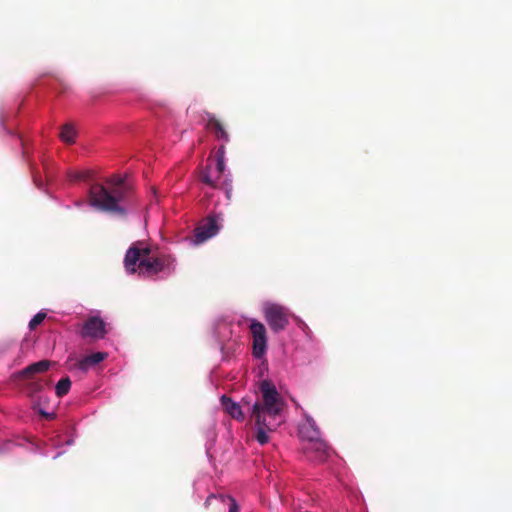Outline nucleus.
I'll return each instance as SVG.
<instances>
[{
  "instance_id": "nucleus-1",
  "label": "nucleus",
  "mask_w": 512,
  "mask_h": 512,
  "mask_svg": "<svg viewBox=\"0 0 512 512\" xmlns=\"http://www.w3.org/2000/svg\"><path fill=\"white\" fill-rule=\"evenodd\" d=\"M259 389L262 394L261 400L256 401L252 406L245 399L242 400V403L248 407L251 418L255 422L257 428L256 440L264 445L269 441L267 433L276 430L283 422L284 402L275 385L270 381L263 380Z\"/></svg>"
},
{
  "instance_id": "nucleus-2",
  "label": "nucleus",
  "mask_w": 512,
  "mask_h": 512,
  "mask_svg": "<svg viewBox=\"0 0 512 512\" xmlns=\"http://www.w3.org/2000/svg\"><path fill=\"white\" fill-rule=\"evenodd\" d=\"M124 267L129 274L138 272L145 277H153L160 272L175 270V258L169 254L153 255L150 247L142 242H134L124 257Z\"/></svg>"
},
{
  "instance_id": "nucleus-3",
  "label": "nucleus",
  "mask_w": 512,
  "mask_h": 512,
  "mask_svg": "<svg viewBox=\"0 0 512 512\" xmlns=\"http://www.w3.org/2000/svg\"><path fill=\"white\" fill-rule=\"evenodd\" d=\"M89 194L92 206L110 213L125 215L126 209L120 203L130 199L132 188L124 178L114 175L107 180V186L92 185Z\"/></svg>"
},
{
  "instance_id": "nucleus-4",
  "label": "nucleus",
  "mask_w": 512,
  "mask_h": 512,
  "mask_svg": "<svg viewBox=\"0 0 512 512\" xmlns=\"http://www.w3.org/2000/svg\"><path fill=\"white\" fill-rule=\"evenodd\" d=\"M300 433L303 437H306L305 428H302ZM302 449L307 459L316 463L325 462L331 454V448L319 438L317 429L307 431V440L304 442Z\"/></svg>"
},
{
  "instance_id": "nucleus-5",
  "label": "nucleus",
  "mask_w": 512,
  "mask_h": 512,
  "mask_svg": "<svg viewBox=\"0 0 512 512\" xmlns=\"http://www.w3.org/2000/svg\"><path fill=\"white\" fill-rule=\"evenodd\" d=\"M263 315L269 328L274 333L284 331L289 325L290 311L283 305L266 303L263 307Z\"/></svg>"
},
{
  "instance_id": "nucleus-6",
  "label": "nucleus",
  "mask_w": 512,
  "mask_h": 512,
  "mask_svg": "<svg viewBox=\"0 0 512 512\" xmlns=\"http://www.w3.org/2000/svg\"><path fill=\"white\" fill-rule=\"evenodd\" d=\"M252 334L253 344L252 353L255 358H262L267 349V332L263 323L252 319L249 326Z\"/></svg>"
},
{
  "instance_id": "nucleus-7",
  "label": "nucleus",
  "mask_w": 512,
  "mask_h": 512,
  "mask_svg": "<svg viewBox=\"0 0 512 512\" xmlns=\"http://www.w3.org/2000/svg\"><path fill=\"white\" fill-rule=\"evenodd\" d=\"M220 230L216 216H208L203 223H201L194 230V243L201 244L211 237L215 236Z\"/></svg>"
},
{
  "instance_id": "nucleus-8",
  "label": "nucleus",
  "mask_w": 512,
  "mask_h": 512,
  "mask_svg": "<svg viewBox=\"0 0 512 512\" xmlns=\"http://www.w3.org/2000/svg\"><path fill=\"white\" fill-rule=\"evenodd\" d=\"M105 335V323L97 316L89 317L81 329V336L83 338L102 339Z\"/></svg>"
},
{
  "instance_id": "nucleus-9",
  "label": "nucleus",
  "mask_w": 512,
  "mask_h": 512,
  "mask_svg": "<svg viewBox=\"0 0 512 512\" xmlns=\"http://www.w3.org/2000/svg\"><path fill=\"white\" fill-rule=\"evenodd\" d=\"M220 178L221 176H218L216 172L214 161L208 158L206 166L199 170V180L205 185L217 189Z\"/></svg>"
},
{
  "instance_id": "nucleus-10",
  "label": "nucleus",
  "mask_w": 512,
  "mask_h": 512,
  "mask_svg": "<svg viewBox=\"0 0 512 512\" xmlns=\"http://www.w3.org/2000/svg\"><path fill=\"white\" fill-rule=\"evenodd\" d=\"M207 129L215 134L218 140H222L225 143L229 141V135L223 124L212 114L207 116Z\"/></svg>"
},
{
  "instance_id": "nucleus-11",
  "label": "nucleus",
  "mask_w": 512,
  "mask_h": 512,
  "mask_svg": "<svg viewBox=\"0 0 512 512\" xmlns=\"http://www.w3.org/2000/svg\"><path fill=\"white\" fill-rule=\"evenodd\" d=\"M221 403L222 406L232 418L243 421L245 418V415L242 410V406L239 403H236L232 401V399L226 395H223L221 397Z\"/></svg>"
},
{
  "instance_id": "nucleus-12",
  "label": "nucleus",
  "mask_w": 512,
  "mask_h": 512,
  "mask_svg": "<svg viewBox=\"0 0 512 512\" xmlns=\"http://www.w3.org/2000/svg\"><path fill=\"white\" fill-rule=\"evenodd\" d=\"M107 357V354L104 352H96L91 355L84 357L83 359L77 361L73 368L79 369L83 372H86L90 367L102 362Z\"/></svg>"
},
{
  "instance_id": "nucleus-13",
  "label": "nucleus",
  "mask_w": 512,
  "mask_h": 512,
  "mask_svg": "<svg viewBox=\"0 0 512 512\" xmlns=\"http://www.w3.org/2000/svg\"><path fill=\"white\" fill-rule=\"evenodd\" d=\"M51 362L49 360H41L27 366L21 371L22 377H30L37 373H43L49 369Z\"/></svg>"
},
{
  "instance_id": "nucleus-14",
  "label": "nucleus",
  "mask_w": 512,
  "mask_h": 512,
  "mask_svg": "<svg viewBox=\"0 0 512 512\" xmlns=\"http://www.w3.org/2000/svg\"><path fill=\"white\" fill-rule=\"evenodd\" d=\"M215 163V169L218 176H222L226 165H225V146L221 145L215 155V159H212Z\"/></svg>"
},
{
  "instance_id": "nucleus-15",
  "label": "nucleus",
  "mask_w": 512,
  "mask_h": 512,
  "mask_svg": "<svg viewBox=\"0 0 512 512\" xmlns=\"http://www.w3.org/2000/svg\"><path fill=\"white\" fill-rule=\"evenodd\" d=\"M60 138L62 141L72 144L75 142L76 138V130L71 124H65L63 125L61 132H60Z\"/></svg>"
},
{
  "instance_id": "nucleus-16",
  "label": "nucleus",
  "mask_w": 512,
  "mask_h": 512,
  "mask_svg": "<svg viewBox=\"0 0 512 512\" xmlns=\"http://www.w3.org/2000/svg\"><path fill=\"white\" fill-rule=\"evenodd\" d=\"M70 387H71V381H70L69 377L60 379L57 382L56 387H55L56 395L58 397L65 396L69 392Z\"/></svg>"
},
{
  "instance_id": "nucleus-17",
  "label": "nucleus",
  "mask_w": 512,
  "mask_h": 512,
  "mask_svg": "<svg viewBox=\"0 0 512 512\" xmlns=\"http://www.w3.org/2000/svg\"><path fill=\"white\" fill-rule=\"evenodd\" d=\"M46 317V313L39 312L37 313L29 322V329L34 330L38 325H40Z\"/></svg>"
},
{
  "instance_id": "nucleus-18",
  "label": "nucleus",
  "mask_w": 512,
  "mask_h": 512,
  "mask_svg": "<svg viewBox=\"0 0 512 512\" xmlns=\"http://www.w3.org/2000/svg\"><path fill=\"white\" fill-rule=\"evenodd\" d=\"M227 188H232V180L229 179V178H225L223 180V182L221 183V185H218L217 189L224 190V189H227Z\"/></svg>"
},
{
  "instance_id": "nucleus-19",
  "label": "nucleus",
  "mask_w": 512,
  "mask_h": 512,
  "mask_svg": "<svg viewBox=\"0 0 512 512\" xmlns=\"http://www.w3.org/2000/svg\"><path fill=\"white\" fill-rule=\"evenodd\" d=\"M229 512H239V506L233 498H230Z\"/></svg>"
},
{
  "instance_id": "nucleus-20",
  "label": "nucleus",
  "mask_w": 512,
  "mask_h": 512,
  "mask_svg": "<svg viewBox=\"0 0 512 512\" xmlns=\"http://www.w3.org/2000/svg\"><path fill=\"white\" fill-rule=\"evenodd\" d=\"M86 177V174L84 173H73L70 175V179L72 181H78V180H82Z\"/></svg>"
},
{
  "instance_id": "nucleus-21",
  "label": "nucleus",
  "mask_w": 512,
  "mask_h": 512,
  "mask_svg": "<svg viewBox=\"0 0 512 512\" xmlns=\"http://www.w3.org/2000/svg\"><path fill=\"white\" fill-rule=\"evenodd\" d=\"M42 388V384L39 383V382H33L31 383V389L33 391H37V390H40Z\"/></svg>"
},
{
  "instance_id": "nucleus-22",
  "label": "nucleus",
  "mask_w": 512,
  "mask_h": 512,
  "mask_svg": "<svg viewBox=\"0 0 512 512\" xmlns=\"http://www.w3.org/2000/svg\"><path fill=\"white\" fill-rule=\"evenodd\" d=\"M224 191H225L226 197H227L228 199H230V198H231V195H232V188L224 189Z\"/></svg>"
}]
</instances>
